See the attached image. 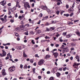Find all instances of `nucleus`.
Wrapping results in <instances>:
<instances>
[{
  "label": "nucleus",
  "mask_w": 80,
  "mask_h": 80,
  "mask_svg": "<svg viewBox=\"0 0 80 80\" xmlns=\"http://www.w3.org/2000/svg\"><path fill=\"white\" fill-rule=\"evenodd\" d=\"M46 10L47 12H48V13H50V10L48 8H47L46 9Z\"/></svg>",
  "instance_id": "obj_27"
},
{
  "label": "nucleus",
  "mask_w": 80,
  "mask_h": 80,
  "mask_svg": "<svg viewBox=\"0 0 80 80\" xmlns=\"http://www.w3.org/2000/svg\"><path fill=\"white\" fill-rule=\"evenodd\" d=\"M30 62L31 63H33V59H30Z\"/></svg>",
  "instance_id": "obj_39"
},
{
  "label": "nucleus",
  "mask_w": 80,
  "mask_h": 80,
  "mask_svg": "<svg viewBox=\"0 0 80 80\" xmlns=\"http://www.w3.org/2000/svg\"><path fill=\"white\" fill-rule=\"evenodd\" d=\"M56 75L57 76V77H59V76H60V73H59V72H57L56 73Z\"/></svg>",
  "instance_id": "obj_26"
},
{
  "label": "nucleus",
  "mask_w": 80,
  "mask_h": 80,
  "mask_svg": "<svg viewBox=\"0 0 80 80\" xmlns=\"http://www.w3.org/2000/svg\"><path fill=\"white\" fill-rule=\"evenodd\" d=\"M70 50H71L70 52L71 53V52H72V50H74L75 49H74V48L72 47L70 48Z\"/></svg>",
  "instance_id": "obj_28"
},
{
  "label": "nucleus",
  "mask_w": 80,
  "mask_h": 80,
  "mask_svg": "<svg viewBox=\"0 0 80 80\" xmlns=\"http://www.w3.org/2000/svg\"><path fill=\"white\" fill-rule=\"evenodd\" d=\"M42 16H43V14L42 13H41L39 14L38 17H40V18H42Z\"/></svg>",
  "instance_id": "obj_23"
},
{
  "label": "nucleus",
  "mask_w": 80,
  "mask_h": 80,
  "mask_svg": "<svg viewBox=\"0 0 80 80\" xmlns=\"http://www.w3.org/2000/svg\"><path fill=\"white\" fill-rule=\"evenodd\" d=\"M44 62V60L43 59H41L38 62V65H42Z\"/></svg>",
  "instance_id": "obj_4"
},
{
  "label": "nucleus",
  "mask_w": 80,
  "mask_h": 80,
  "mask_svg": "<svg viewBox=\"0 0 80 80\" xmlns=\"http://www.w3.org/2000/svg\"><path fill=\"white\" fill-rule=\"evenodd\" d=\"M41 22V20H39L38 22L37 23L38 25H40V23Z\"/></svg>",
  "instance_id": "obj_42"
},
{
  "label": "nucleus",
  "mask_w": 80,
  "mask_h": 80,
  "mask_svg": "<svg viewBox=\"0 0 80 80\" xmlns=\"http://www.w3.org/2000/svg\"><path fill=\"white\" fill-rule=\"evenodd\" d=\"M3 66V64H2V63L1 62L0 60V67H2Z\"/></svg>",
  "instance_id": "obj_38"
},
{
  "label": "nucleus",
  "mask_w": 80,
  "mask_h": 80,
  "mask_svg": "<svg viewBox=\"0 0 80 80\" xmlns=\"http://www.w3.org/2000/svg\"><path fill=\"white\" fill-rule=\"evenodd\" d=\"M1 20H2V21L3 23H5V22H6V21H5V19H4L3 18H1Z\"/></svg>",
  "instance_id": "obj_16"
},
{
  "label": "nucleus",
  "mask_w": 80,
  "mask_h": 80,
  "mask_svg": "<svg viewBox=\"0 0 80 80\" xmlns=\"http://www.w3.org/2000/svg\"><path fill=\"white\" fill-rule=\"evenodd\" d=\"M29 34H30V35L31 34H32V35H34V34H35V32H33L32 31H31L29 33Z\"/></svg>",
  "instance_id": "obj_24"
},
{
  "label": "nucleus",
  "mask_w": 80,
  "mask_h": 80,
  "mask_svg": "<svg viewBox=\"0 0 80 80\" xmlns=\"http://www.w3.org/2000/svg\"><path fill=\"white\" fill-rule=\"evenodd\" d=\"M66 8L67 9H68V8H69V6L68 4H67L66 5Z\"/></svg>",
  "instance_id": "obj_49"
},
{
  "label": "nucleus",
  "mask_w": 80,
  "mask_h": 80,
  "mask_svg": "<svg viewBox=\"0 0 80 80\" xmlns=\"http://www.w3.org/2000/svg\"><path fill=\"white\" fill-rule=\"evenodd\" d=\"M49 80H54V78L51 77L49 78Z\"/></svg>",
  "instance_id": "obj_29"
},
{
  "label": "nucleus",
  "mask_w": 80,
  "mask_h": 80,
  "mask_svg": "<svg viewBox=\"0 0 80 80\" xmlns=\"http://www.w3.org/2000/svg\"><path fill=\"white\" fill-rule=\"evenodd\" d=\"M57 22V21H53L52 22V23H56Z\"/></svg>",
  "instance_id": "obj_31"
},
{
  "label": "nucleus",
  "mask_w": 80,
  "mask_h": 80,
  "mask_svg": "<svg viewBox=\"0 0 80 80\" xmlns=\"http://www.w3.org/2000/svg\"><path fill=\"white\" fill-rule=\"evenodd\" d=\"M15 30L16 31H18L20 30V28H17L15 29Z\"/></svg>",
  "instance_id": "obj_40"
},
{
  "label": "nucleus",
  "mask_w": 80,
  "mask_h": 80,
  "mask_svg": "<svg viewBox=\"0 0 80 80\" xmlns=\"http://www.w3.org/2000/svg\"><path fill=\"white\" fill-rule=\"evenodd\" d=\"M47 74H50V72L48 71L47 72Z\"/></svg>",
  "instance_id": "obj_59"
},
{
  "label": "nucleus",
  "mask_w": 80,
  "mask_h": 80,
  "mask_svg": "<svg viewBox=\"0 0 80 80\" xmlns=\"http://www.w3.org/2000/svg\"><path fill=\"white\" fill-rule=\"evenodd\" d=\"M31 43H32V44H35V42H34V40H32L31 41Z\"/></svg>",
  "instance_id": "obj_34"
},
{
  "label": "nucleus",
  "mask_w": 80,
  "mask_h": 80,
  "mask_svg": "<svg viewBox=\"0 0 80 80\" xmlns=\"http://www.w3.org/2000/svg\"><path fill=\"white\" fill-rule=\"evenodd\" d=\"M34 47L35 48H37L38 47V46L37 45H35Z\"/></svg>",
  "instance_id": "obj_50"
},
{
  "label": "nucleus",
  "mask_w": 80,
  "mask_h": 80,
  "mask_svg": "<svg viewBox=\"0 0 80 80\" xmlns=\"http://www.w3.org/2000/svg\"><path fill=\"white\" fill-rule=\"evenodd\" d=\"M35 68H33V69H32V71H33V73H35Z\"/></svg>",
  "instance_id": "obj_54"
},
{
  "label": "nucleus",
  "mask_w": 80,
  "mask_h": 80,
  "mask_svg": "<svg viewBox=\"0 0 80 80\" xmlns=\"http://www.w3.org/2000/svg\"><path fill=\"white\" fill-rule=\"evenodd\" d=\"M45 25L46 26H48V25H49V24L48 22H47L45 23Z\"/></svg>",
  "instance_id": "obj_51"
},
{
  "label": "nucleus",
  "mask_w": 80,
  "mask_h": 80,
  "mask_svg": "<svg viewBox=\"0 0 80 80\" xmlns=\"http://www.w3.org/2000/svg\"><path fill=\"white\" fill-rule=\"evenodd\" d=\"M55 47H59V44H56L55 45Z\"/></svg>",
  "instance_id": "obj_57"
},
{
  "label": "nucleus",
  "mask_w": 80,
  "mask_h": 80,
  "mask_svg": "<svg viewBox=\"0 0 80 80\" xmlns=\"http://www.w3.org/2000/svg\"><path fill=\"white\" fill-rule=\"evenodd\" d=\"M45 38H46V39H48V38L50 39V37H48L47 36H46V37H45Z\"/></svg>",
  "instance_id": "obj_36"
},
{
  "label": "nucleus",
  "mask_w": 80,
  "mask_h": 80,
  "mask_svg": "<svg viewBox=\"0 0 80 80\" xmlns=\"http://www.w3.org/2000/svg\"><path fill=\"white\" fill-rule=\"evenodd\" d=\"M15 70V67H11L8 69L9 71V72H14Z\"/></svg>",
  "instance_id": "obj_1"
},
{
  "label": "nucleus",
  "mask_w": 80,
  "mask_h": 80,
  "mask_svg": "<svg viewBox=\"0 0 80 80\" xmlns=\"http://www.w3.org/2000/svg\"><path fill=\"white\" fill-rule=\"evenodd\" d=\"M25 17V14H23L22 16L21 17L22 18H23Z\"/></svg>",
  "instance_id": "obj_61"
},
{
  "label": "nucleus",
  "mask_w": 80,
  "mask_h": 80,
  "mask_svg": "<svg viewBox=\"0 0 80 80\" xmlns=\"http://www.w3.org/2000/svg\"><path fill=\"white\" fill-rule=\"evenodd\" d=\"M20 68H23V65L22 64H21L20 65Z\"/></svg>",
  "instance_id": "obj_46"
},
{
  "label": "nucleus",
  "mask_w": 80,
  "mask_h": 80,
  "mask_svg": "<svg viewBox=\"0 0 80 80\" xmlns=\"http://www.w3.org/2000/svg\"><path fill=\"white\" fill-rule=\"evenodd\" d=\"M64 49L66 52H69V49L68 48V47H67L66 48H64Z\"/></svg>",
  "instance_id": "obj_10"
},
{
  "label": "nucleus",
  "mask_w": 80,
  "mask_h": 80,
  "mask_svg": "<svg viewBox=\"0 0 80 80\" xmlns=\"http://www.w3.org/2000/svg\"><path fill=\"white\" fill-rule=\"evenodd\" d=\"M39 8H41L42 10H46L47 9V7L46 6H42L41 7H39Z\"/></svg>",
  "instance_id": "obj_3"
},
{
  "label": "nucleus",
  "mask_w": 80,
  "mask_h": 80,
  "mask_svg": "<svg viewBox=\"0 0 80 80\" xmlns=\"http://www.w3.org/2000/svg\"><path fill=\"white\" fill-rule=\"evenodd\" d=\"M68 25H73V23L72 22H70L69 21L68 22Z\"/></svg>",
  "instance_id": "obj_19"
},
{
  "label": "nucleus",
  "mask_w": 80,
  "mask_h": 80,
  "mask_svg": "<svg viewBox=\"0 0 80 80\" xmlns=\"http://www.w3.org/2000/svg\"><path fill=\"white\" fill-rule=\"evenodd\" d=\"M24 34L26 35H28V32H25Z\"/></svg>",
  "instance_id": "obj_63"
},
{
  "label": "nucleus",
  "mask_w": 80,
  "mask_h": 80,
  "mask_svg": "<svg viewBox=\"0 0 80 80\" xmlns=\"http://www.w3.org/2000/svg\"><path fill=\"white\" fill-rule=\"evenodd\" d=\"M72 34H69L66 36V37L68 38H70V37H72Z\"/></svg>",
  "instance_id": "obj_13"
},
{
  "label": "nucleus",
  "mask_w": 80,
  "mask_h": 80,
  "mask_svg": "<svg viewBox=\"0 0 80 80\" xmlns=\"http://www.w3.org/2000/svg\"><path fill=\"white\" fill-rule=\"evenodd\" d=\"M79 21V20H75L74 21V22L75 23H76V22H77Z\"/></svg>",
  "instance_id": "obj_47"
},
{
  "label": "nucleus",
  "mask_w": 80,
  "mask_h": 80,
  "mask_svg": "<svg viewBox=\"0 0 80 80\" xmlns=\"http://www.w3.org/2000/svg\"><path fill=\"white\" fill-rule=\"evenodd\" d=\"M55 35L57 37H58L59 36H60V34H58V33H56Z\"/></svg>",
  "instance_id": "obj_21"
},
{
  "label": "nucleus",
  "mask_w": 80,
  "mask_h": 80,
  "mask_svg": "<svg viewBox=\"0 0 80 80\" xmlns=\"http://www.w3.org/2000/svg\"><path fill=\"white\" fill-rule=\"evenodd\" d=\"M62 2H58L57 3V5H60V4H62Z\"/></svg>",
  "instance_id": "obj_33"
},
{
  "label": "nucleus",
  "mask_w": 80,
  "mask_h": 80,
  "mask_svg": "<svg viewBox=\"0 0 80 80\" xmlns=\"http://www.w3.org/2000/svg\"><path fill=\"white\" fill-rule=\"evenodd\" d=\"M27 7H28V8H30V6L29 4H28V6H27Z\"/></svg>",
  "instance_id": "obj_53"
},
{
  "label": "nucleus",
  "mask_w": 80,
  "mask_h": 80,
  "mask_svg": "<svg viewBox=\"0 0 80 80\" xmlns=\"http://www.w3.org/2000/svg\"><path fill=\"white\" fill-rule=\"evenodd\" d=\"M57 70H58V69H57V67H56L54 68L52 70V71L55 72H57Z\"/></svg>",
  "instance_id": "obj_11"
},
{
  "label": "nucleus",
  "mask_w": 80,
  "mask_h": 80,
  "mask_svg": "<svg viewBox=\"0 0 80 80\" xmlns=\"http://www.w3.org/2000/svg\"><path fill=\"white\" fill-rule=\"evenodd\" d=\"M70 44L71 47H75L76 46V44L74 43V42L71 43Z\"/></svg>",
  "instance_id": "obj_9"
},
{
  "label": "nucleus",
  "mask_w": 80,
  "mask_h": 80,
  "mask_svg": "<svg viewBox=\"0 0 80 80\" xmlns=\"http://www.w3.org/2000/svg\"><path fill=\"white\" fill-rule=\"evenodd\" d=\"M10 22H11V23H13L14 21L13 20V19H11L10 20Z\"/></svg>",
  "instance_id": "obj_48"
},
{
  "label": "nucleus",
  "mask_w": 80,
  "mask_h": 80,
  "mask_svg": "<svg viewBox=\"0 0 80 80\" xmlns=\"http://www.w3.org/2000/svg\"><path fill=\"white\" fill-rule=\"evenodd\" d=\"M53 55L54 56L55 58H57L58 57V53L57 52L53 53Z\"/></svg>",
  "instance_id": "obj_5"
},
{
  "label": "nucleus",
  "mask_w": 80,
  "mask_h": 80,
  "mask_svg": "<svg viewBox=\"0 0 80 80\" xmlns=\"http://www.w3.org/2000/svg\"><path fill=\"white\" fill-rule=\"evenodd\" d=\"M28 3H27V2H25L24 3V7L25 8H26V9H27V6L28 5Z\"/></svg>",
  "instance_id": "obj_12"
},
{
  "label": "nucleus",
  "mask_w": 80,
  "mask_h": 80,
  "mask_svg": "<svg viewBox=\"0 0 80 80\" xmlns=\"http://www.w3.org/2000/svg\"><path fill=\"white\" fill-rule=\"evenodd\" d=\"M67 32H63V33H62L63 35H64V36H66V35H67Z\"/></svg>",
  "instance_id": "obj_30"
},
{
  "label": "nucleus",
  "mask_w": 80,
  "mask_h": 80,
  "mask_svg": "<svg viewBox=\"0 0 80 80\" xmlns=\"http://www.w3.org/2000/svg\"><path fill=\"white\" fill-rule=\"evenodd\" d=\"M2 55H3L2 56L5 57V55L7 54V52L4 50H2Z\"/></svg>",
  "instance_id": "obj_8"
},
{
  "label": "nucleus",
  "mask_w": 80,
  "mask_h": 80,
  "mask_svg": "<svg viewBox=\"0 0 80 80\" xmlns=\"http://www.w3.org/2000/svg\"><path fill=\"white\" fill-rule=\"evenodd\" d=\"M59 13H60V11H57L56 12V13L57 15H59Z\"/></svg>",
  "instance_id": "obj_44"
},
{
  "label": "nucleus",
  "mask_w": 80,
  "mask_h": 80,
  "mask_svg": "<svg viewBox=\"0 0 80 80\" xmlns=\"http://www.w3.org/2000/svg\"><path fill=\"white\" fill-rule=\"evenodd\" d=\"M8 5L9 6V7H10V6H11V3H8Z\"/></svg>",
  "instance_id": "obj_58"
},
{
  "label": "nucleus",
  "mask_w": 80,
  "mask_h": 80,
  "mask_svg": "<svg viewBox=\"0 0 80 80\" xmlns=\"http://www.w3.org/2000/svg\"><path fill=\"white\" fill-rule=\"evenodd\" d=\"M76 2L79 3V2H80V0H76Z\"/></svg>",
  "instance_id": "obj_41"
},
{
  "label": "nucleus",
  "mask_w": 80,
  "mask_h": 80,
  "mask_svg": "<svg viewBox=\"0 0 80 80\" xmlns=\"http://www.w3.org/2000/svg\"><path fill=\"white\" fill-rule=\"evenodd\" d=\"M75 33H76L77 35H78V36H80V32H79L78 30H77V32H76Z\"/></svg>",
  "instance_id": "obj_14"
},
{
  "label": "nucleus",
  "mask_w": 80,
  "mask_h": 80,
  "mask_svg": "<svg viewBox=\"0 0 80 80\" xmlns=\"http://www.w3.org/2000/svg\"><path fill=\"white\" fill-rule=\"evenodd\" d=\"M50 57V55H47L45 57V58L46 59H48V58H49Z\"/></svg>",
  "instance_id": "obj_15"
},
{
  "label": "nucleus",
  "mask_w": 80,
  "mask_h": 80,
  "mask_svg": "<svg viewBox=\"0 0 80 80\" xmlns=\"http://www.w3.org/2000/svg\"><path fill=\"white\" fill-rule=\"evenodd\" d=\"M38 78L39 79H41V78H42V77L40 76H38Z\"/></svg>",
  "instance_id": "obj_55"
},
{
  "label": "nucleus",
  "mask_w": 80,
  "mask_h": 80,
  "mask_svg": "<svg viewBox=\"0 0 80 80\" xmlns=\"http://www.w3.org/2000/svg\"><path fill=\"white\" fill-rule=\"evenodd\" d=\"M72 42H77V41H78V39H72Z\"/></svg>",
  "instance_id": "obj_20"
},
{
  "label": "nucleus",
  "mask_w": 80,
  "mask_h": 80,
  "mask_svg": "<svg viewBox=\"0 0 80 80\" xmlns=\"http://www.w3.org/2000/svg\"><path fill=\"white\" fill-rule=\"evenodd\" d=\"M8 10L9 11V12L8 13V15H10L11 14V12H13L14 10H12V8H8Z\"/></svg>",
  "instance_id": "obj_2"
},
{
  "label": "nucleus",
  "mask_w": 80,
  "mask_h": 80,
  "mask_svg": "<svg viewBox=\"0 0 80 80\" xmlns=\"http://www.w3.org/2000/svg\"><path fill=\"white\" fill-rule=\"evenodd\" d=\"M6 1L5 0H3L1 2L0 4L1 5H2V6L4 7L5 6V5L6 4Z\"/></svg>",
  "instance_id": "obj_7"
},
{
  "label": "nucleus",
  "mask_w": 80,
  "mask_h": 80,
  "mask_svg": "<svg viewBox=\"0 0 80 80\" xmlns=\"http://www.w3.org/2000/svg\"><path fill=\"white\" fill-rule=\"evenodd\" d=\"M76 59H77V60H78L80 58L79 56H78V55H76Z\"/></svg>",
  "instance_id": "obj_25"
},
{
  "label": "nucleus",
  "mask_w": 80,
  "mask_h": 80,
  "mask_svg": "<svg viewBox=\"0 0 80 80\" xmlns=\"http://www.w3.org/2000/svg\"><path fill=\"white\" fill-rule=\"evenodd\" d=\"M65 49H63V50L62 51V53L63 54L64 53H65Z\"/></svg>",
  "instance_id": "obj_52"
},
{
  "label": "nucleus",
  "mask_w": 80,
  "mask_h": 80,
  "mask_svg": "<svg viewBox=\"0 0 80 80\" xmlns=\"http://www.w3.org/2000/svg\"><path fill=\"white\" fill-rule=\"evenodd\" d=\"M23 56L24 58H25V57H28L27 55L26 54H25V53L24 52H23Z\"/></svg>",
  "instance_id": "obj_18"
},
{
  "label": "nucleus",
  "mask_w": 80,
  "mask_h": 80,
  "mask_svg": "<svg viewBox=\"0 0 80 80\" xmlns=\"http://www.w3.org/2000/svg\"><path fill=\"white\" fill-rule=\"evenodd\" d=\"M15 36H16V37H18V33H15Z\"/></svg>",
  "instance_id": "obj_43"
},
{
  "label": "nucleus",
  "mask_w": 80,
  "mask_h": 80,
  "mask_svg": "<svg viewBox=\"0 0 80 80\" xmlns=\"http://www.w3.org/2000/svg\"><path fill=\"white\" fill-rule=\"evenodd\" d=\"M19 2H17V4H16V7H18L19 6Z\"/></svg>",
  "instance_id": "obj_32"
},
{
  "label": "nucleus",
  "mask_w": 80,
  "mask_h": 80,
  "mask_svg": "<svg viewBox=\"0 0 80 80\" xmlns=\"http://www.w3.org/2000/svg\"><path fill=\"white\" fill-rule=\"evenodd\" d=\"M78 8L79 10H80V4L79 5Z\"/></svg>",
  "instance_id": "obj_64"
},
{
  "label": "nucleus",
  "mask_w": 80,
  "mask_h": 80,
  "mask_svg": "<svg viewBox=\"0 0 80 80\" xmlns=\"http://www.w3.org/2000/svg\"><path fill=\"white\" fill-rule=\"evenodd\" d=\"M36 33L39 34V33H41V31L40 30H37L36 31Z\"/></svg>",
  "instance_id": "obj_17"
},
{
  "label": "nucleus",
  "mask_w": 80,
  "mask_h": 80,
  "mask_svg": "<svg viewBox=\"0 0 80 80\" xmlns=\"http://www.w3.org/2000/svg\"><path fill=\"white\" fill-rule=\"evenodd\" d=\"M50 29H51V30H55V28L51 27V28H50Z\"/></svg>",
  "instance_id": "obj_45"
},
{
  "label": "nucleus",
  "mask_w": 80,
  "mask_h": 80,
  "mask_svg": "<svg viewBox=\"0 0 80 80\" xmlns=\"http://www.w3.org/2000/svg\"><path fill=\"white\" fill-rule=\"evenodd\" d=\"M59 40L60 42H63V40L62 39V38H59Z\"/></svg>",
  "instance_id": "obj_35"
},
{
  "label": "nucleus",
  "mask_w": 80,
  "mask_h": 80,
  "mask_svg": "<svg viewBox=\"0 0 80 80\" xmlns=\"http://www.w3.org/2000/svg\"><path fill=\"white\" fill-rule=\"evenodd\" d=\"M18 47V50H22V47L19 46Z\"/></svg>",
  "instance_id": "obj_37"
},
{
  "label": "nucleus",
  "mask_w": 80,
  "mask_h": 80,
  "mask_svg": "<svg viewBox=\"0 0 80 80\" xmlns=\"http://www.w3.org/2000/svg\"><path fill=\"white\" fill-rule=\"evenodd\" d=\"M12 51H15V48H12Z\"/></svg>",
  "instance_id": "obj_62"
},
{
  "label": "nucleus",
  "mask_w": 80,
  "mask_h": 80,
  "mask_svg": "<svg viewBox=\"0 0 80 80\" xmlns=\"http://www.w3.org/2000/svg\"><path fill=\"white\" fill-rule=\"evenodd\" d=\"M58 31V32H60V31H62V28H59L57 29Z\"/></svg>",
  "instance_id": "obj_22"
},
{
  "label": "nucleus",
  "mask_w": 80,
  "mask_h": 80,
  "mask_svg": "<svg viewBox=\"0 0 80 80\" xmlns=\"http://www.w3.org/2000/svg\"><path fill=\"white\" fill-rule=\"evenodd\" d=\"M2 75L3 76H5V75H7L6 72H5V69H3L2 70Z\"/></svg>",
  "instance_id": "obj_6"
},
{
  "label": "nucleus",
  "mask_w": 80,
  "mask_h": 80,
  "mask_svg": "<svg viewBox=\"0 0 80 80\" xmlns=\"http://www.w3.org/2000/svg\"><path fill=\"white\" fill-rule=\"evenodd\" d=\"M67 41H68V40H67V39H65V40H64L63 41V42H67Z\"/></svg>",
  "instance_id": "obj_56"
},
{
  "label": "nucleus",
  "mask_w": 80,
  "mask_h": 80,
  "mask_svg": "<svg viewBox=\"0 0 80 80\" xmlns=\"http://www.w3.org/2000/svg\"><path fill=\"white\" fill-rule=\"evenodd\" d=\"M9 58V57H8V56H7V57H6L5 59V60H8V59Z\"/></svg>",
  "instance_id": "obj_60"
}]
</instances>
